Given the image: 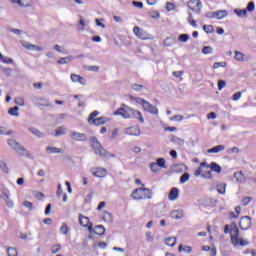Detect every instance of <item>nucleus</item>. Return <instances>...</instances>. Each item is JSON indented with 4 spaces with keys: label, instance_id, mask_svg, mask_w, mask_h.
<instances>
[{
    "label": "nucleus",
    "instance_id": "37998d69",
    "mask_svg": "<svg viewBox=\"0 0 256 256\" xmlns=\"http://www.w3.org/2000/svg\"><path fill=\"white\" fill-rule=\"evenodd\" d=\"M219 67H227V62H215L213 64V69H219Z\"/></svg>",
    "mask_w": 256,
    "mask_h": 256
},
{
    "label": "nucleus",
    "instance_id": "72a5a7b5",
    "mask_svg": "<svg viewBox=\"0 0 256 256\" xmlns=\"http://www.w3.org/2000/svg\"><path fill=\"white\" fill-rule=\"evenodd\" d=\"M156 165H158V167H161L162 169H167V166L165 165V158H158L156 161Z\"/></svg>",
    "mask_w": 256,
    "mask_h": 256
},
{
    "label": "nucleus",
    "instance_id": "6ab92c4d",
    "mask_svg": "<svg viewBox=\"0 0 256 256\" xmlns=\"http://www.w3.org/2000/svg\"><path fill=\"white\" fill-rule=\"evenodd\" d=\"M23 47L25 49H28L29 51H43V48L41 46H37L31 43L23 44Z\"/></svg>",
    "mask_w": 256,
    "mask_h": 256
},
{
    "label": "nucleus",
    "instance_id": "e2e57ef3",
    "mask_svg": "<svg viewBox=\"0 0 256 256\" xmlns=\"http://www.w3.org/2000/svg\"><path fill=\"white\" fill-rule=\"evenodd\" d=\"M56 195L57 197H61L63 195V188L61 187V184H58Z\"/></svg>",
    "mask_w": 256,
    "mask_h": 256
},
{
    "label": "nucleus",
    "instance_id": "49530a36",
    "mask_svg": "<svg viewBox=\"0 0 256 256\" xmlns=\"http://www.w3.org/2000/svg\"><path fill=\"white\" fill-rule=\"evenodd\" d=\"M203 30L205 31V33H213V31H215L213 25H204Z\"/></svg>",
    "mask_w": 256,
    "mask_h": 256
},
{
    "label": "nucleus",
    "instance_id": "a878e982",
    "mask_svg": "<svg viewBox=\"0 0 256 256\" xmlns=\"http://www.w3.org/2000/svg\"><path fill=\"white\" fill-rule=\"evenodd\" d=\"M165 244L168 247H175V245H177V238L175 237H168L165 239Z\"/></svg>",
    "mask_w": 256,
    "mask_h": 256
},
{
    "label": "nucleus",
    "instance_id": "393cba45",
    "mask_svg": "<svg viewBox=\"0 0 256 256\" xmlns=\"http://www.w3.org/2000/svg\"><path fill=\"white\" fill-rule=\"evenodd\" d=\"M234 178L238 183H243L245 181V174H243V171H238L234 173Z\"/></svg>",
    "mask_w": 256,
    "mask_h": 256
},
{
    "label": "nucleus",
    "instance_id": "1a4fd4ad",
    "mask_svg": "<svg viewBox=\"0 0 256 256\" xmlns=\"http://www.w3.org/2000/svg\"><path fill=\"white\" fill-rule=\"evenodd\" d=\"M125 135H130L131 137H139L141 135V128L139 126H130L125 128L124 130Z\"/></svg>",
    "mask_w": 256,
    "mask_h": 256
},
{
    "label": "nucleus",
    "instance_id": "bf43d9fd",
    "mask_svg": "<svg viewBox=\"0 0 256 256\" xmlns=\"http://www.w3.org/2000/svg\"><path fill=\"white\" fill-rule=\"evenodd\" d=\"M0 167L4 173H9V168L7 167V164L5 162H0Z\"/></svg>",
    "mask_w": 256,
    "mask_h": 256
},
{
    "label": "nucleus",
    "instance_id": "2eb2a0df",
    "mask_svg": "<svg viewBox=\"0 0 256 256\" xmlns=\"http://www.w3.org/2000/svg\"><path fill=\"white\" fill-rule=\"evenodd\" d=\"M234 54H235L234 55L235 61H238L239 63H243V62L247 61V56H245V54L243 52L235 50Z\"/></svg>",
    "mask_w": 256,
    "mask_h": 256
},
{
    "label": "nucleus",
    "instance_id": "4be33fe9",
    "mask_svg": "<svg viewBox=\"0 0 256 256\" xmlns=\"http://www.w3.org/2000/svg\"><path fill=\"white\" fill-rule=\"evenodd\" d=\"M221 151H225V145H217L208 149V153H221Z\"/></svg>",
    "mask_w": 256,
    "mask_h": 256
},
{
    "label": "nucleus",
    "instance_id": "c85d7f7f",
    "mask_svg": "<svg viewBox=\"0 0 256 256\" xmlns=\"http://www.w3.org/2000/svg\"><path fill=\"white\" fill-rule=\"evenodd\" d=\"M226 185L223 183L217 184L216 186V191L220 194V195H225V190H226Z\"/></svg>",
    "mask_w": 256,
    "mask_h": 256
},
{
    "label": "nucleus",
    "instance_id": "7c9ffc66",
    "mask_svg": "<svg viewBox=\"0 0 256 256\" xmlns=\"http://www.w3.org/2000/svg\"><path fill=\"white\" fill-rule=\"evenodd\" d=\"M170 215L172 219H181L183 217V214L179 210L172 211Z\"/></svg>",
    "mask_w": 256,
    "mask_h": 256
},
{
    "label": "nucleus",
    "instance_id": "dca6fc26",
    "mask_svg": "<svg viewBox=\"0 0 256 256\" xmlns=\"http://www.w3.org/2000/svg\"><path fill=\"white\" fill-rule=\"evenodd\" d=\"M227 14V10H218L212 13V17H214L215 19H225Z\"/></svg>",
    "mask_w": 256,
    "mask_h": 256
},
{
    "label": "nucleus",
    "instance_id": "aec40b11",
    "mask_svg": "<svg viewBox=\"0 0 256 256\" xmlns=\"http://www.w3.org/2000/svg\"><path fill=\"white\" fill-rule=\"evenodd\" d=\"M211 173H221V166L217 162H211L209 165Z\"/></svg>",
    "mask_w": 256,
    "mask_h": 256
},
{
    "label": "nucleus",
    "instance_id": "473e14b6",
    "mask_svg": "<svg viewBox=\"0 0 256 256\" xmlns=\"http://www.w3.org/2000/svg\"><path fill=\"white\" fill-rule=\"evenodd\" d=\"M18 5L19 7H31V0H20Z\"/></svg>",
    "mask_w": 256,
    "mask_h": 256
},
{
    "label": "nucleus",
    "instance_id": "4468645a",
    "mask_svg": "<svg viewBox=\"0 0 256 256\" xmlns=\"http://www.w3.org/2000/svg\"><path fill=\"white\" fill-rule=\"evenodd\" d=\"M70 137L73 141H87V135L76 131L71 132Z\"/></svg>",
    "mask_w": 256,
    "mask_h": 256
},
{
    "label": "nucleus",
    "instance_id": "5fc2aeb1",
    "mask_svg": "<svg viewBox=\"0 0 256 256\" xmlns=\"http://www.w3.org/2000/svg\"><path fill=\"white\" fill-rule=\"evenodd\" d=\"M79 25L81 26L80 31H85V19H83V16H80V21H79Z\"/></svg>",
    "mask_w": 256,
    "mask_h": 256
},
{
    "label": "nucleus",
    "instance_id": "2f4dec72",
    "mask_svg": "<svg viewBox=\"0 0 256 256\" xmlns=\"http://www.w3.org/2000/svg\"><path fill=\"white\" fill-rule=\"evenodd\" d=\"M202 53H203V55H211V53H213V47H211V46H204L202 48Z\"/></svg>",
    "mask_w": 256,
    "mask_h": 256
},
{
    "label": "nucleus",
    "instance_id": "a19ab883",
    "mask_svg": "<svg viewBox=\"0 0 256 256\" xmlns=\"http://www.w3.org/2000/svg\"><path fill=\"white\" fill-rule=\"evenodd\" d=\"M227 87V82L225 80H219L218 81V91H223Z\"/></svg>",
    "mask_w": 256,
    "mask_h": 256
},
{
    "label": "nucleus",
    "instance_id": "603ef678",
    "mask_svg": "<svg viewBox=\"0 0 256 256\" xmlns=\"http://www.w3.org/2000/svg\"><path fill=\"white\" fill-rule=\"evenodd\" d=\"M150 169L151 171H153V173H157V171H159V166L157 163L153 162L150 163Z\"/></svg>",
    "mask_w": 256,
    "mask_h": 256
},
{
    "label": "nucleus",
    "instance_id": "cd10ccee",
    "mask_svg": "<svg viewBox=\"0 0 256 256\" xmlns=\"http://www.w3.org/2000/svg\"><path fill=\"white\" fill-rule=\"evenodd\" d=\"M8 114L12 117H19V107L14 106L8 110Z\"/></svg>",
    "mask_w": 256,
    "mask_h": 256
},
{
    "label": "nucleus",
    "instance_id": "9b49d317",
    "mask_svg": "<svg viewBox=\"0 0 256 256\" xmlns=\"http://www.w3.org/2000/svg\"><path fill=\"white\" fill-rule=\"evenodd\" d=\"M92 175L94 177L103 179V177H107V169L102 167L92 168Z\"/></svg>",
    "mask_w": 256,
    "mask_h": 256
},
{
    "label": "nucleus",
    "instance_id": "58836bf2",
    "mask_svg": "<svg viewBox=\"0 0 256 256\" xmlns=\"http://www.w3.org/2000/svg\"><path fill=\"white\" fill-rule=\"evenodd\" d=\"M59 251H61V245L60 244H55V245L52 246L51 253L53 255L59 253Z\"/></svg>",
    "mask_w": 256,
    "mask_h": 256
},
{
    "label": "nucleus",
    "instance_id": "13d9d810",
    "mask_svg": "<svg viewBox=\"0 0 256 256\" xmlns=\"http://www.w3.org/2000/svg\"><path fill=\"white\" fill-rule=\"evenodd\" d=\"M55 51H57L58 53H64L67 54V51H65V49L61 48V46H59V44H56L54 46Z\"/></svg>",
    "mask_w": 256,
    "mask_h": 256
},
{
    "label": "nucleus",
    "instance_id": "f704fd0d",
    "mask_svg": "<svg viewBox=\"0 0 256 256\" xmlns=\"http://www.w3.org/2000/svg\"><path fill=\"white\" fill-rule=\"evenodd\" d=\"M61 135H65V127L61 126L56 129L55 137H61Z\"/></svg>",
    "mask_w": 256,
    "mask_h": 256
},
{
    "label": "nucleus",
    "instance_id": "09e8293b",
    "mask_svg": "<svg viewBox=\"0 0 256 256\" xmlns=\"http://www.w3.org/2000/svg\"><path fill=\"white\" fill-rule=\"evenodd\" d=\"M31 133H33V135H35L36 137H43V134L41 131H39L36 128H30Z\"/></svg>",
    "mask_w": 256,
    "mask_h": 256
},
{
    "label": "nucleus",
    "instance_id": "39448f33",
    "mask_svg": "<svg viewBox=\"0 0 256 256\" xmlns=\"http://www.w3.org/2000/svg\"><path fill=\"white\" fill-rule=\"evenodd\" d=\"M195 177H203V179H213V173H211V166L207 162H201L200 166L194 171Z\"/></svg>",
    "mask_w": 256,
    "mask_h": 256
},
{
    "label": "nucleus",
    "instance_id": "ddd939ff",
    "mask_svg": "<svg viewBox=\"0 0 256 256\" xmlns=\"http://www.w3.org/2000/svg\"><path fill=\"white\" fill-rule=\"evenodd\" d=\"M144 111H147L148 113H151L152 115H157L159 113V109H157L156 106H153L149 101H146V103L143 106Z\"/></svg>",
    "mask_w": 256,
    "mask_h": 256
},
{
    "label": "nucleus",
    "instance_id": "052dcab7",
    "mask_svg": "<svg viewBox=\"0 0 256 256\" xmlns=\"http://www.w3.org/2000/svg\"><path fill=\"white\" fill-rule=\"evenodd\" d=\"M146 239L147 241H149L150 243L154 241V237H153V233L151 232H146Z\"/></svg>",
    "mask_w": 256,
    "mask_h": 256
},
{
    "label": "nucleus",
    "instance_id": "3c124183",
    "mask_svg": "<svg viewBox=\"0 0 256 256\" xmlns=\"http://www.w3.org/2000/svg\"><path fill=\"white\" fill-rule=\"evenodd\" d=\"M188 22L190 23V25H192V27H197V21L193 19V14L191 13L188 16Z\"/></svg>",
    "mask_w": 256,
    "mask_h": 256
},
{
    "label": "nucleus",
    "instance_id": "f03ea898",
    "mask_svg": "<svg viewBox=\"0 0 256 256\" xmlns=\"http://www.w3.org/2000/svg\"><path fill=\"white\" fill-rule=\"evenodd\" d=\"M124 108H118L114 115H120L124 119H137L141 123H145V119L143 118V114L139 110L132 109L127 105H123Z\"/></svg>",
    "mask_w": 256,
    "mask_h": 256
},
{
    "label": "nucleus",
    "instance_id": "8fccbe9b",
    "mask_svg": "<svg viewBox=\"0 0 256 256\" xmlns=\"http://www.w3.org/2000/svg\"><path fill=\"white\" fill-rule=\"evenodd\" d=\"M150 17L151 19H160L161 14L159 13V11H152L150 12Z\"/></svg>",
    "mask_w": 256,
    "mask_h": 256
},
{
    "label": "nucleus",
    "instance_id": "0e129e2a",
    "mask_svg": "<svg viewBox=\"0 0 256 256\" xmlns=\"http://www.w3.org/2000/svg\"><path fill=\"white\" fill-rule=\"evenodd\" d=\"M119 136V129L115 128L114 130H112L111 132V138L115 139L116 137Z\"/></svg>",
    "mask_w": 256,
    "mask_h": 256
},
{
    "label": "nucleus",
    "instance_id": "ea45409f",
    "mask_svg": "<svg viewBox=\"0 0 256 256\" xmlns=\"http://www.w3.org/2000/svg\"><path fill=\"white\" fill-rule=\"evenodd\" d=\"M0 61H2V63H7V64L13 63V59L4 57L3 54H1V52H0Z\"/></svg>",
    "mask_w": 256,
    "mask_h": 256
},
{
    "label": "nucleus",
    "instance_id": "de8ad7c7",
    "mask_svg": "<svg viewBox=\"0 0 256 256\" xmlns=\"http://www.w3.org/2000/svg\"><path fill=\"white\" fill-rule=\"evenodd\" d=\"M251 201H252V198L247 196L241 200V203H242L243 207H246V205H249V203H251Z\"/></svg>",
    "mask_w": 256,
    "mask_h": 256
},
{
    "label": "nucleus",
    "instance_id": "f8f14e48",
    "mask_svg": "<svg viewBox=\"0 0 256 256\" xmlns=\"http://www.w3.org/2000/svg\"><path fill=\"white\" fill-rule=\"evenodd\" d=\"M188 8L191 11H201V0H190L188 2Z\"/></svg>",
    "mask_w": 256,
    "mask_h": 256
},
{
    "label": "nucleus",
    "instance_id": "864d4df0",
    "mask_svg": "<svg viewBox=\"0 0 256 256\" xmlns=\"http://www.w3.org/2000/svg\"><path fill=\"white\" fill-rule=\"evenodd\" d=\"M60 233H62V235H67V233H69V227H67V224H64V225L60 228Z\"/></svg>",
    "mask_w": 256,
    "mask_h": 256
},
{
    "label": "nucleus",
    "instance_id": "680f3d73",
    "mask_svg": "<svg viewBox=\"0 0 256 256\" xmlns=\"http://www.w3.org/2000/svg\"><path fill=\"white\" fill-rule=\"evenodd\" d=\"M246 11H255V3L254 2H250L248 5H247V9Z\"/></svg>",
    "mask_w": 256,
    "mask_h": 256
},
{
    "label": "nucleus",
    "instance_id": "a211bd4d",
    "mask_svg": "<svg viewBox=\"0 0 256 256\" xmlns=\"http://www.w3.org/2000/svg\"><path fill=\"white\" fill-rule=\"evenodd\" d=\"M133 33H134V35H136V37H138L139 39H145V38H146V37H145V32H143V30L140 29L139 26H135V27L133 28Z\"/></svg>",
    "mask_w": 256,
    "mask_h": 256
},
{
    "label": "nucleus",
    "instance_id": "f3484780",
    "mask_svg": "<svg viewBox=\"0 0 256 256\" xmlns=\"http://www.w3.org/2000/svg\"><path fill=\"white\" fill-rule=\"evenodd\" d=\"M179 197V189L177 188H172L170 190V193L168 195L169 201H175Z\"/></svg>",
    "mask_w": 256,
    "mask_h": 256
},
{
    "label": "nucleus",
    "instance_id": "412c9836",
    "mask_svg": "<svg viewBox=\"0 0 256 256\" xmlns=\"http://www.w3.org/2000/svg\"><path fill=\"white\" fill-rule=\"evenodd\" d=\"M46 153H49L50 155H53L55 153H63V149L48 146V147H46Z\"/></svg>",
    "mask_w": 256,
    "mask_h": 256
},
{
    "label": "nucleus",
    "instance_id": "423d86ee",
    "mask_svg": "<svg viewBox=\"0 0 256 256\" xmlns=\"http://www.w3.org/2000/svg\"><path fill=\"white\" fill-rule=\"evenodd\" d=\"M108 121H109V117H106V116L99 117V111H97V110H94L88 116L89 125H94L96 127L105 125V123H108Z\"/></svg>",
    "mask_w": 256,
    "mask_h": 256
},
{
    "label": "nucleus",
    "instance_id": "c03bdc74",
    "mask_svg": "<svg viewBox=\"0 0 256 256\" xmlns=\"http://www.w3.org/2000/svg\"><path fill=\"white\" fill-rule=\"evenodd\" d=\"M235 13L238 17H247V9L235 10Z\"/></svg>",
    "mask_w": 256,
    "mask_h": 256
},
{
    "label": "nucleus",
    "instance_id": "b1692460",
    "mask_svg": "<svg viewBox=\"0 0 256 256\" xmlns=\"http://www.w3.org/2000/svg\"><path fill=\"white\" fill-rule=\"evenodd\" d=\"M70 61H73V56L62 57L57 60V63L58 65H67V63H70Z\"/></svg>",
    "mask_w": 256,
    "mask_h": 256
},
{
    "label": "nucleus",
    "instance_id": "4d7b16f0",
    "mask_svg": "<svg viewBox=\"0 0 256 256\" xmlns=\"http://www.w3.org/2000/svg\"><path fill=\"white\" fill-rule=\"evenodd\" d=\"M79 78H80V76L77 75V74H71V75H70V79H71V81H72L73 83H78V82H79Z\"/></svg>",
    "mask_w": 256,
    "mask_h": 256
},
{
    "label": "nucleus",
    "instance_id": "f257e3e1",
    "mask_svg": "<svg viewBox=\"0 0 256 256\" xmlns=\"http://www.w3.org/2000/svg\"><path fill=\"white\" fill-rule=\"evenodd\" d=\"M224 233L230 234L232 245H240L241 247H245V245H249V242L243 240V238H239V228L237 227V223L235 222H232L230 225H225Z\"/></svg>",
    "mask_w": 256,
    "mask_h": 256
},
{
    "label": "nucleus",
    "instance_id": "20e7f679",
    "mask_svg": "<svg viewBox=\"0 0 256 256\" xmlns=\"http://www.w3.org/2000/svg\"><path fill=\"white\" fill-rule=\"evenodd\" d=\"M92 151H94L95 155L98 157H115V154L109 153L103 145L97 140L96 137L91 138L90 140Z\"/></svg>",
    "mask_w": 256,
    "mask_h": 256
},
{
    "label": "nucleus",
    "instance_id": "6e6d98bb",
    "mask_svg": "<svg viewBox=\"0 0 256 256\" xmlns=\"http://www.w3.org/2000/svg\"><path fill=\"white\" fill-rule=\"evenodd\" d=\"M143 87L141 84H132L133 91H142Z\"/></svg>",
    "mask_w": 256,
    "mask_h": 256
},
{
    "label": "nucleus",
    "instance_id": "774afa93",
    "mask_svg": "<svg viewBox=\"0 0 256 256\" xmlns=\"http://www.w3.org/2000/svg\"><path fill=\"white\" fill-rule=\"evenodd\" d=\"M24 207H27L28 209H33V204L30 201L23 202Z\"/></svg>",
    "mask_w": 256,
    "mask_h": 256
},
{
    "label": "nucleus",
    "instance_id": "9d476101",
    "mask_svg": "<svg viewBox=\"0 0 256 256\" xmlns=\"http://www.w3.org/2000/svg\"><path fill=\"white\" fill-rule=\"evenodd\" d=\"M239 226L242 231H247V229H251V217L243 216L240 219Z\"/></svg>",
    "mask_w": 256,
    "mask_h": 256
},
{
    "label": "nucleus",
    "instance_id": "bb28decb",
    "mask_svg": "<svg viewBox=\"0 0 256 256\" xmlns=\"http://www.w3.org/2000/svg\"><path fill=\"white\" fill-rule=\"evenodd\" d=\"M94 233L96 235H105V227L103 225H98L94 228Z\"/></svg>",
    "mask_w": 256,
    "mask_h": 256
},
{
    "label": "nucleus",
    "instance_id": "79ce46f5",
    "mask_svg": "<svg viewBox=\"0 0 256 256\" xmlns=\"http://www.w3.org/2000/svg\"><path fill=\"white\" fill-rule=\"evenodd\" d=\"M189 173L185 172L181 177H180V183H187L189 181Z\"/></svg>",
    "mask_w": 256,
    "mask_h": 256
},
{
    "label": "nucleus",
    "instance_id": "0eeeda50",
    "mask_svg": "<svg viewBox=\"0 0 256 256\" xmlns=\"http://www.w3.org/2000/svg\"><path fill=\"white\" fill-rule=\"evenodd\" d=\"M8 145L12 149H14V151H17V153L19 155H29V152L27 151V149H25V147L21 146V144H19V142H17L14 139H9Z\"/></svg>",
    "mask_w": 256,
    "mask_h": 256
},
{
    "label": "nucleus",
    "instance_id": "c9c22d12",
    "mask_svg": "<svg viewBox=\"0 0 256 256\" xmlns=\"http://www.w3.org/2000/svg\"><path fill=\"white\" fill-rule=\"evenodd\" d=\"M178 41H180L181 43H187L189 41V35L188 34H181L178 37Z\"/></svg>",
    "mask_w": 256,
    "mask_h": 256
},
{
    "label": "nucleus",
    "instance_id": "5701e85b",
    "mask_svg": "<svg viewBox=\"0 0 256 256\" xmlns=\"http://www.w3.org/2000/svg\"><path fill=\"white\" fill-rule=\"evenodd\" d=\"M100 217H102L103 221H112L113 215L110 212L104 210L101 212Z\"/></svg>",
    "mask_w": 256,
    "mask_h": 256
},
{
    "label": "nucleus",
    "instance_id": "338daca9",
    "mask_svg": "<svg viewBox=\"0 0 256 256\" xmlns=\"http://www.w3.org/2000/svg\"><path fill=\"white\" fill-rule=\"evenodd\" d=\"M241 99V92H236L233 95V101H239Z\"/></svg>",
    "mask_w": 256,
    "mask_h": 256
},
{
    "label": "nucleus",
    "instance_id": "4c0bfd02",
    "mask_svg": "<svg viewBox=\"0 0 256 256\" xmlns=\"http://www.w3.org/2000/svg\"><path fill=\"white\" fill-rule=\"evenodd\" d=\"M7 253H8V256H17L18 255L17 248H13V247H9L7 249Z\"/></svg>",
    "mask_w": 256,
    "mask_h": 256
},
{
    "label": "nucleus",
    "instance_id": "7ed1b4c3",
    "mask_svg": "<svg viewBox=\"0 0 256 256\" xmlns=\"http://www.w3.org/2000/svg\"><path fill=\"white\" fill-rule=\"evenodd\" d=\"M130 197L133 201H149V199H153V190L139 187L132 191Z\"/></svg>",
    "mask_w": 256,
    "mask_h": 256
},
{
    "label": "nucleus",
    "instance_id": "69168bd1",
    "mask_svg": "<svg viewBox=\"0 0 256 256\" xmlns=\"http://www.w3.org/2000/svg\"><path fill=\"white\" fill-rule=\"evenodd\" d=\"M132 5H134V7H137L138 9H143V2L133 1Z\"/></svg>",
    "mask_w": 256,
    "mask_h": 256
},
{
    "label": "nucleus",
    "instance_id": "a18cd8bd",
    "mask_svg": "<svg viewBox=\"0 0 256 256\" xmlns=\"http://www.w3.org/2000/svg\"><path fill=\"white\" fill-rule=\"evenodd\" d=\"M133 101H136V103H138L139 105H141L142 107H145V104L147 103V101L143 98H133Z\"/></svg>",
    "mask_w": 256,
    "mask_h": 256
},
{
    "label": "nucleus",
    "instance_id": "e433bc0d",
    "mask_svg": "<svg viewBox=\"0 0 256 256\" xmlns=\"http://www.w3.org/2000/svg\"><path fill=\"white\" fill-rule=\"evenodd\" d=\"M14 102L16 103V105H19L20 107H23L25 105V99H23V97H16L14 99Z\"/></svg>",
    "mask_w": 256,
    "mask_h": 256
},
{
    "label": "nucleus",
    "instance_id": "c756f323",
    "mask_svg": "<svg viewBox=\"0 0 256 256\" xmlns=\"http://www.w3.org/2000/svg\"><path fill=\"white\" fill-rule=\"evenodd\" d=\"M181 251H184L185 253H191V251H193V247L191 246H183V245H180L178 247V253H181Z\"/></svg>",
    "mask_w": 256,
    "mask_h": 256
},
{
    "label": "nucleus",
    "instance_id": "6e6552de",
    "mask_svg": "<svg viewBox=\"0 0 256 256\" xmlns=\"http://www.w3.org/2000/svg\"><path fill=\"white\" fill-rule=\"evenodd\" d=\"M79 224L81 227H85L88 231L93 232V223L89 221V217L84 216L83 214L79 215Z\"/></svg>",
    "mask_w": 256,
    "mask_h": 256
}]
</instances>
